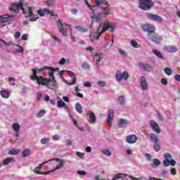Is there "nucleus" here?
<instances>
[{"mask_svg": "<svg viewBox=\"0 0 180 180\" xmlns=\"http://www.w3.org/2000/svg\"><path fill=\"white\" fill-rule=\"evenodd\" d=\"M64 164H65V162L60 158L51 159L37 167L34 169V172L38 174V175H49V174H51L57 169H61L64 167Z\"/></svg>", "mask_w": 180, "mask_h": 180, "instance_id": "obj_1", "label": "nucleus"}, {"mask_svg": "<svg viewBox=\"0 0 180 180\" xmlns=\"http://www.w3.org/2000/svg\"><path fill=\"white\" fill-rule=\"evenodd\" d=\"M9 11H13L14 13H19V10L21 9L25 15V18H30V22H36L39 17H36L33 13V8L31 7H27V8H23V4L22 3L18 4H12L11 6L9 7Z\"/></svg>", "mask_w": 180, "mask_h": 180, "instance_id": "obj_2", "label": "nucleus"}, {"mask_svg": "<svg viewBox=\"0 0 180 180\" xmlns=\"http://www.w3.org/2000/svg\"><path fill=\"white\" fill-rule=\"evenodd\" d=\"M44 71V68L34 69L32 68V75L30 76V79L32 81H37L38 85H42L46 86L49 84V78H46L43 76H38L39 72Z\"/></svg>", "mask_w": 180, "mask_h": 180, "instance_id": "obj_3", "label": "nucleus"}, {"mask_svg": "<svg viewBox=\"0 0 180 180\" xmlns=\"http://www.w3.org/2000/svg\"><path fill=\"white\" fill-rule=\"evenodd\" d=\"M102 9L101 13H98L96 16L93 17L96 22L98 23H101L103 20V18H106V16H109V15H112V7H110V4L108 1L104 3L103 7H99Z\"/></svg>", "mask_w": 180, "mask_h": 180, "instance_id": "obj_4", "label": "nucleus"}, {"mask_svg": "<svg viewBox=\"0 0 180 180\" xmlns=\"http://www.w3.org/2000/svg\"><path fill=\"white\" fill-rule=\"evenodd\" d=\"M110 29V32H113L115 30V25L110 23V22H107L104 25L103 30L99 32L100 29H98V31L93 32L90 34V39L91 41H95V40H98L99 39V36L102 34V33H105V30H109Z\"/></svg>", "mask_w": 180, "mask_h": 180, "instance_id": "obj_5", "label": "nucleus"}, {"mask_svg": "<svg viewBox=\"0 0 180 180\" xmlns=\"http://www.w3.org/2000/svg\"><path fill=\"white\" fill-rule=\"evenodd\" d=\"M139 8L142 11H150L154 7L153 0H139Z\"/></svg>", "mask_w": 180, "mask_h": 180, "instance_id": "obj_6", "label": "nucleus"}, {"mask_svg": "<svg viewBox=\"0 0 180 180\" xmlns=\"http://www.w3.org/2000/svg\"><path fill=\"white\" fill-rule=\"evenodd\" d=\"M108 2L106 0H94V5H91L88 1H86V5L88 6L89 9L93 11V13H95L96 9L97 8H103L105 3Z\"/></svg>", "mask_w": 180, "mask_h": 180, "instance_id": "obj_7", "label": "nucleus"}, {"mask_svg": "<svg viewBox=\"0 0 180 180\" xmlns=\"http://www.w3.org/2000/svg\"><path fill=\"white\" fill-rule=\"evenodd\" d=\"M147 37L148 40L153 41V43H155V44H161V42L162 41V38H161L158 34H156L155 32L148 33Z\"/></svg>", "mask_w": 180, "mask_h": 180, "instance_id": "obj_8", "label": "nucleus"}, {"mask_svg": "<svg viewBox=\"0 0 180 180\" xmlns=\"http://www.w3.org/2000/svg\"><path fill=\"white\" fill-rule=\"evenodd\" d=\"M129 77H130V75H129V72H127V71H124L122 73L120 70H117L115 73V77L117 81H118V82H120L122 79H124L125 81H127V79H129Z\"/></svg>", "mask_w": 180, "mask_h": 180, "instance_id": "obj_9", "label": "nucleus"}, {"mask_svg": "<svg viewBox=\"0 0 180 180\" xmlns=\"http://www.w3.org/2000/svg\"><path fill=\"white\" fill-rule=\"evenodd\" d=\"M48 78V84L46 85V88H49V89H51L52 91H54L58 88V83H57V80H56V77H49Z\"/></svg>", "mask_w": 180, "mask_h": 180, "instance_id": "obj_10", "label": "nucleus"}, {"mask_svg": "<svg viewBox=\"0 0 180 180\" xmlns=\"http://www.w3.org/2000/svg\"><path fill=\"white\" fill-rule=\"evenodd\" d=\"M57 25L59 28L60 33H62L63 36L67 37V28L64 27V26L70 27V25L69 24H63V21L61 20H58Z\"/></svg>", "mask_w": 180, "mask_h": 180, "instance_id": "obj_11", "label": "nucleus"}, {"mask_svg": "<svg viewBox=\"0 0 180 180\" xmlns=\"http://www.w3.org/2000/svg\"><path fill=\"white\" fill-rule=\"evenodd\" d=\"M141 29L143 32L148 33H154L155 32V27L151 24H143L141 26Z\"/></svg>", "mask_w": 180, "mask_h": 180, "instance_id": "obj_12", "label": "nucleus"}, {"mask_svg": "<svg viewBox=\"0 0 180 180\" xmlns=\"http://www.w3.org/2000/svg\"><path fill=\"white\" fill-rule=\"evenodd\" d=\"M15 18V15H4L0 16V25H2V23H8V22H11V20H13Z\"/></svg>", "mask_w": 180, "mask_h": 180, "instance_id": "obj_13", "label": "nucleus"}, {"mask_svg": "<svg viewBox=\"0 0 180 180\" xmlns=\"http://www.w3.org/2000/svg\"><path fill=\"white\" fill-rule=\"evenodd\" d=\"M146 16L149 20H153V22H162V19L157 14L148 13Z\"/></svg>", "mask_w": 180, "mask_h": 180, "instance_id": "obj_14", "label": "nucleus"}, {"mask_svg": "<svg viewBox=\"0 0 180 180\" xmlns=\"http://www.w3.org/2000/svg\"><path fill=\"white\" fill-rule=\"evenodd\" d=\"M150 125L151 129H153V130L154 131H155V133L160 134L161 133V129H160V125H158V123H157V122L151 120L150 121Z\"/></svg>", "mask_w": 180, "mask_h": 180, "instance_id": "obj_15", "label": "nucleus"}, {"mask_svg": "<svg viewBox=\"0 0 180 180\" xmlns=\"http://www.w3.org/2000/svg\"><path fill=\"white\" fill-rule=\"evenodd\" d=\"M42 68H44V70H49L48 75H49V77H50L51 78H53V79H54V77H56L54 76V72H56V71H58V70H60L59 68H53L49 67V66H46Z\"/></svg>", "mask_w": 180, "mask_h": 180, "instance_id": "obj_16", "label": "nucleus"}, {"mask_svg": "<svg viewBox=\"0 0 180 180\" xmlns=\"http://www.w3.org/2000/svg\"><path fill=\"white\" fill-rule=\"evenodd\" d=\"M139 67L141 68L143 71H146L147 72H151L153 71V66L148 63H139Z\"/></svg>", "mask_w": 180, "mask_h": 180, "instance_id": "obj_17", "label": "nucleus"}, {"mask_svg": "<svg viewBox=\"0 0 180 180\" xmlns=\"http://www.w3.org/2000/svg\"><path fill=\"white\" fill-rule=\"evenodd\" d=\"M140 85L142 91H147L148 89V84H147V81H146V77H141Z\"/></svg>", "mask_w": 180, "mask_h": 180, "instance_id": "obj_18", "label": "nucleus"}, {"mask_svg": "<svg viewBox=\"0 0 180 180\" xmlns=\"http://www.w3.org/2000/svg\"><path fill=\"white\" fill-rule=\"evenodd\" d=\"M126 141L128 144H134L137 141V136L136 135H129L126 138Z\"/></svg>", "mask_w": 180, "mask_h": 180, "instance_id": "obj_19", "label": "nucleus"}, {"mask_svg": "<svg viewBox=\"0 0 180 180\" xmlns=\"http://www.w3.org/2000/svg\"><path fill=\"white\" fill-rule=\"evenodd\" d=\"M164 50L165 51H167V53H176L178 51L176 46L172 45L165 46Z\"/></svg>", "mask_w": 180, "mask_h": 180, "instance_id": "obj_20", "label": "nucleus"}, {"mask_svg": "<svg viewBox=\"0 0 180 180\" xmlns=\"http://www.w3.org/2000/svg\"><path fill=\"white\" fill-rule=\"evenodd\" d=\"M165 160H164V165H165V167H168L169 165V162L171 161V160H172V155L167 153L165 154Z\"/></svg>", "mask_w": 180, "mask_h": 180, "instance_id": "obj_21", "label": "nucleus"}, {"mask_svg": "<svg viewBox=\"0 0 180 180\" xmlns=\"http://www.w3.org/2000/svg\"><path fill=\"white\" fill-rule=\"evenodd\" d=\"M115 116V111L113 110H110L108 112V123L110 126H112V122H113V117Z\"/></svg>", "mask_w": 180, "mask_h": 180, "instance_id": "obj_22", "label": "nucleus"}, {"mask_svg": "<svg viewBox=\"0 0 180 180\" xmlns=\"http://www.w3.org/2000/svg\"><path fill=\"white\" fill-rule=\"evenodd\" d=\"M129 124V121L125 119H121L117 124V126L120 129H123V127H126Z\"/></svg>", "mask_w": 180, "mask_h": 180, "instance_id": "obj_23", "label": "nucleus"}, {"mask_svg": "<svg viewBox=\"0 0 180 180\" xmlns=\"http://www.w3.org/2000/svg\"><path fill=\"white\" fill-rule=\"evenodd\" d=\"M126 176H127V174H126L117 173L114 175L112 180H117V179H120L122 178H126Z\"/></svg>", "mask_w": 180, "mask_h": 180, "instance_id": "obj_24", "label": "nucleus"}, {"mask_svg": "<svg viewBox=\"0 0 180 180\" xmlns=\"http://www.w3.org/2000/svg\"><path fill=\"white\" fill-rule=\"evenodd\" d=\"M0 94L2 98H4V99H8V98L11 96V93L8 90H1Z\"/></svg>", "mask_w": 180, "mask_h": 180, "instance_id": "obj_25", "label": "nucleus"}, {"mask_svg": "<svg viewBox=\"0 0 180 180\" xmlns=\"http://www.w3.org/2000/svg\"><path fill=\"white\" fill-rule=\"evenodd\" d=\"M150 139L153 143H160V139L155 134H150Z\"/></svg>", "mask_w": 180, "mask_h": 180, "instance_id": "obj_26", "label": "nucleus"}, {"mask_svg": "<svg viewBox=\"0 0 180 180\" xmlns=\"http://www.w3.org/2000/svg\"><path fill=\"white\" fill-rule=\"evenodd\" d=\"M13 130H14L15 133H19V131L20 130V125L19 123L15 122L13 124Z\"/></svg>", "mask_w": 180, "mask_h": 180, "instance_id": "obj_27", "label": "nucleus"}, {"mask_svg": "<svg viewBox=\"0 0 180 180\" xmlns=\"http://www.w3.org/2000/svg\"><path fill=\"white\" fill-rule=\"evenodd\" d=\"M76 29L79 30V32H82V33H86V32H88V29L80 25H77Z\"/></svg>", "mask_w": 180, "mask_h": 180, "instance_id": "obj_28", "label": "nucleus"}, {"mask_svg": "<svg viewBox=\"0 0 180 180\" xmlns=\"http://www.w3.org/2000/svg\"><path fill=\"white\" fill-rule=\"evenodd\" d=\"M75 109L77 113H82V105L79 103H77L75 105Z\"/></svg>", "mask_w": 180, "mask_h": 180, "instance_id": "obj_29", "label": "nucleus"}, {"mask_svg": "<svg viewBox=\"0 0 180 180\" xmlns=\"http://www.w3.org/2000/svg\"><path fill=\"white\" fill-rule=\"evenodd\" d=\"M12 161H13V158H7L3 160V165H8Z\"/></svg>", "mask_w": 180, "mask_h": 180, "instance_id": "obj_30", "label": "nucleus"}, {"mask_svg": "<svg viewBox=\"0 0 180 180\" xmlns=\"http://www.w3.org/2000/svg\"><path fill=\"white\" fill-rule=\"evenodd\" d=\"M10 155H18L19 154V150L18 149H11L8 151Z\"/></svg>", "mask_w": 180, "mask_h": 180, "instance_id": "obj_31", "label": "nucleus"}, {"mask_svg": "<svg viewBox=\"0 0 180 180\" xmlns=\"http://www.w3.org/2000/svg\"><path fill=\"white\" fill-rule=\"evenodd\" d=\"M153 148L155 151H160V150H161V144L160 143V142L155 143L153 146Z\"/></svg>", "mask_w": 180, "mask_h": 180, "instance_id": "obj_32", "label": "nucleus"}, {"mask_svg": "<svg viewBox=\"0 0 180 180\" xmlns=\"http://www.w3.org/2000/svg\"><path fill=\"white\" fill-rule=\"evenodd\" d=\"M161 164L160 160L158 159H153V165H152L153 168H155V167H158Z\"/></svg>", "mask_w": 180, "mask_h": 180, "instance_id": "obj_33", "label": "nucleus"}, {"mask_svg": "<svg viewBox=\"0 0 180 180\" xmlns=\"http://www.w3.org/2000/svg\"><path fill=\"white\" fill-rule=\"evenodd\" d=\"M153 53L154 54H155V56L158 58H163L164 57L162 56V53H161V52H160L158 50H153Z\"/></svg>", "mask_w": 180, "mask_h": 180, "instance_id": "obj_34", "label": "nucleus"}, {"mask_svg": "<svg viewBox=\"0 0 180 180\" xmlns=\"http://www.w3.org/2000/svg\"><path fill=\"white\" fill-rule=\"evenodd\" d=\"M22 157H29V155H30V150L29 149H25L22 151Z\"/></svg>", "mask_w": 180, "mask_h": 180, "instance_id": "obj_35", "label": "nucleus"}, {"mask_svg": "<svg viewBox=\"0 0 180 180\" xmlns=\"http://www.w3.org/2000/svg\"><path fill=\"white\" fill-rule=\"evenodd\" d=\"M89 117L90 120L93 122V123H95L96 122V115H95V113L91 112Z\"/></svg>", "mask_w": 180, "mask_h": 180, "instance_id": "obj_36", "label": "nucleus"}, {"mask_svg": "<svg viewBox=\"0 0 180 180\" xmlns=\"http://www.w3.org/2000/svg\"><path fill=\"white\" fill-rule=\"evenodd\" d=\"M46 115V110H41L37 114V117H43Z\"/></svg>", "mask_w": 180, "mask_h": 180, "instance_id": "obj_37", "label": "nucleus"}, {"mask_svg": "<svg viewBox=\"0 0 180 180\" xmlns=\"http://www.w3.org/2000/svg\"><path fill=\"white\" fill-rule=\"evenodd\" d=\"M95 56H96V57L94 58V60H96V64H98L101 61V54L96 53H95Z\"/></svg>", "mask_w": 180, "mask_h": 180, "instance_id": "obj_38", "label": "nucleus"}, {"mask_svg": "<svg viewBox=\"0 0 180 180\" xmlns=\"http://www.w3.org/2000/svg\"><path fill=\"white\" fill-rule=\"evenodd\" d=\"M165 72L167 75H172V70L169 68H165Z\"/></svg>", "mask_w": 180, "mask_h": 180, "instance_id": "obj_39", "label": "nucleus"}, {"mask_svg": "<svg viewBox=\"0 0 180 180\" xmlns=\"http://www.w3.org/2000/svg\"><path fill=\"white\" fill-rule=\"evenodd\" d=\"M64 106H65V103L63 100L58 101V108H63Z\"/></svg>", "mask_w": 180, "mask_h": 180, "instance_id": "obj_40", "label": "nucleus"}, {"mask_svg": "<svg viewBox=\"0 0 180 180\" xmlns=\"http://www.w3.org/2000/svg\"><path fill=\"white\" fill-rule=\"evenodd\" d=\"M50 141L49 138H43L41 139V144H47Z\"/></svg>", "mask_w": 180, "mask_h": 180, "instance_id": "obj_41", "label": "nucleus"}, {"mask_svg": "<svg viewBox=\"0 0 180 180\" xmlns=\"http://www.w3.org/2000/svg\"><path fill=\"white\" fill-rule=\"evenodd\" d=\"M103 154H104V155H107L108 157H110L112 155V153L109 150H104L103 151Z\"/></svg>", "mask_w": 180, "mask_h": 180, "instance_id": "obj_42", "label": "nucleus"}, {"mask_svg": "<svg viewBox=\"0 0 180 180\" xmlns=\"http://www.w3.org/2000/svg\"><path fill=\"white\" fill-rule=\"evenodd\" d=\"M44 12H46V13H48V15H50L51 16H54V11H51L47 8H44Z\"/></svg>", "mask_w": 180, "mask_h": 180, "instance_id": "obj_43", "label": "nucleus"}, {"mask_svg": "<svg viewBox=\"0 0 180 180\" xmlns=\"http://www.w3.org/2000/svg\"><path fill=\"white\" fill-rule=\"evenodd\" d=\"M118 101L120 102V103L121 105H124L125 101H124V96H120L119 98H118Z\"/></svg>", "mask_w": 180, "mask_h": 180, "instance_id": "obj_44", "label": "nucleus"}, {"mask_svg": "<svg viewBox=\"0 0 180 180\" xmlns=\"http://www.w3.org/2000/svg\"><path fill=\"white\" fill-rule=\"evenodd\" d=\"M82 68L84 70H88L89 68V65H88V63H86V62L83 63L82 65Z\"/></svg>", "mask_w": 180, "mask_h": 180, "instance_id": "obj_45", "label": "nucleus"}, {"mask_svg": "<svg viewBox=\"0 0 180 180\" xmlns=\"http://www.w3.org/2000/svg\"><path fill=\"white\" fill-rule=\"evenodd\" d=\"M37 13H38V15H39V16H44V15H46V11H44H44L38 10Z\"/></svg>", "mask_w": 180, "mask_h": 180, "instance_id": "obj_46", "label": "nucleus"}, {"mask_svg": "<svg viewBox=\"0 0 180 180\" xmlns=\"http://www.w3.org/2000/svg\"><path fill=\"white\" fill-rule=\"evenodd\" d=\"M131 45L132 46V47H134L135 49H137V46H139V44H137V41H136L134 40H131Z\"/></svg>", "mask_w": 180, "mask_h": 180, "instance_id": "obj_47", "label": "nucleus"}, {"mask_svg": "<svg viewBox=\"0 0 180 180\" xmlns=\"http://www.w3.org/2000/svg\"><path fill=\"white\" fill-rule=\"evenodd\" d=\"M78 175H82L83 176H85L86 175V172L83 171V170H78L77 172Z\"/></svg>", "mask_w": 180, "mask_h": 180, "instance_id": "obj_48", "label": "nucleus"}, {"mask_svg": "<svg viewBox=\"0 0 180 180\" xmlns=\"http://www.w3.org/2000/svg\"><path fill=\"white\" fill-rule=\"evenodd\" d=\"M119 53L120 54H121V56H124V57H126L127 56V53L123 49H120Z\"/></svg>", "mask_w": 180, "mask_h": 180, "instance_id": "obj_49", "label": "nucleus"}, {"mask_svg": "<svg viewBox=\"0 0 180 180\" xmlns=\"http://www.w3.org/2000/svg\"><path fill=\"white\" fill-rule=\"evenodd\" d=\"M77 83V77H74L71 82L68 83V85H75Z\"/></svg>", "mask_w": 180, "mask_h": 180, "instance_id": "obj_50", "label": "nucleus"}, {"mask_svg": "<svg viewBox=\"0 0 180 180\" xmlns=\"http://www.w3.org/2000/svg\"><path fill=\"white\" fill-rule=\"evenodd\" d=\"M161 82L163 85H167L168 84V80H167V79H165V78H162L161 79Z\"/></svg>", "mask_w": 180, "mask_h": 180, "instance_id": "obj_51", "label": "nucleus"}, {"mask_svg": "<svg viewBox=\"0 0 180 180\" xmlns=\"http://www.w3.org/2000/svg\"><path fill=\"white\" fill-rule=\"evenodd\" d=\"M58 64L60 65H64V64H65V58H62L61 60L58 62Z\"/></svg>", "mask_w": 180, "mask_h": 180, "instance_id": "obj_52", "label": "nucleus"}, {"mask_svg": "<svg viewBox=\"0 0 180 180\" xmlns=\"http://www.w3.org/2000/svg\"><path fill=\"white\" fill-rule=\"evenodd\" d=\"M84 86H86V88H89L92 86V84H91V82H86L84 84Z\"/></svg>", "mask_w": 180, "mask_h": 180, "instance_id": "obj_53", "label": "nucleus"}, {"mask_svg": "<svg viewBox=\"0 0 180 180\" xmlns=\"http://www.w3.org/2000/svg\"><path fill=\"white\" fill-rule=\"evenodd\" d=\"M28 37H29V34H22L21 39H22V40H27Z\"/></svg>", "mask_w": 180, "mask_h": 180, "instance_id": "obj_54", "label": "nucleus"}, {"mask_svg": "<svg viewBox=\"0 0 180 180\" xmlns=\"http://www.w3.org/2000/svg\"><path fill=\"white\" fill-rule=\"evenodd\" d=\"M52 139L54 141H58L60 140V136L54 135Z\"/></svg>", "mask_w": 180, "mask_h": 180, "instance_id": "obj_55", "label": "nucleus"}, {"mask_svg": "<svg viewBox=\"0 0 180 180\" xmlns=\"http://www.w3.org/2000/svg\"><path fill=\"white\" fill-rule=\"evenodd\" d=\"M170 172L172 175H176V169L175 168H172L170 169Z\"/></svg>", "mask_w": 180, "mask_h": 180, "instance_id": "obj_56", "label": "nucleus"}, {"mask_svg": "<svg viewBox=\"0 0 180 180\" xmlns=\"http://www.w3.org/2000/svg\"><path fill=\"white\" fill-rule=\"evenodd\" d=\"M64 70H62V71H60L59 72V76H60V78L61 79H64Z\"/></svg>", "mask_w": 180, "mask_h": 180, "instance_id": "obj_57", "label": "nucleus"}, {"mask_svg": "<svg viewBox=\"0 0 180 180\" xmlns=\"http://www.w3.org/2000/svg\"><path fill=\"white\" fill-rule=\"evenodd\" d=\"M42 96L43 95L41 94V93H38L37 97V101H41Z\"/></svg>", "mask_w": 180, "mask_h": 180, "instance_id": "obj_58", "label": "nucleus"}, {"mask_svg": "<svg viewBox=\"0 0 180 180\" xmlns=\"http://www.w3.org/2000/svg\"><path fill=\"white\" fill-rule=\"evenodd\" d=\"M76 155H77V157H79V158H84V154H82V153H81V152H77Z\"/></svg>", "mask_w": 180, "mask_h": 180, "instance_id": "obj_59", "label": "nucleus"}, {"mask_svg": "<svg viewBox=\"0 0 180 180\" xmlns=\"http://www.w3.org/2000/svg\"><path fill=\"white\" fill-rule=\"evenodd\" d=\"M19 37H20V32H16L15 34V38L18 39Z\"/></svg>", "mask_w": 180, "mask_h": 180, "instance_id": "obj_60", "label": "nucleus"}, {"mask_svg": "<svg viewBox=\"0 0 180 180\" xmlns=\"http://www.w3.org/2000/svg\"><path fill=\"white\" fill-rule=\"evenodd\" d=\"M169 164H171L172 167H174L175 165V164H176V162H175L174 160H170L169 161Z\"/></svg>", "mask_w": 180, "mask_h": 180, "instance_id": "obj_61", "label": "nucleus"}, {"mask_svg": "<svg viewBox=\"0 0 180 180\" xmlns=\"http://www.w3.org/2000/svg\"><path fill=\"white\" fill-rule=\"evenodd\" d=\"M98 84L99 86H105V82L103 81H98Z\"/></svg>", "mask_w": 180, "mask_h": 180, "instance_id": "obj_62", "label": "nucleus"}, {"mask_svg": "<svg viewBox=\"0 0 180 180\" xmlns=\"http://www.w3.org/2000/svg\"><path fill=\"white\" fill-rule=\"evenodd\" d=\"M66 146H72V141H71L70 139H68L66 141Z\"/></svg>", "mask_w": 180, "mask_h": 180, "instance_id": "obj_63", "label": "nucleus"}, {"mask_svg": "<svg viewBox=\"0 0 180 180\" xmlns=\"http://www.w3.org/2000/svg\"><path fill=\"white\" fill-rule=\"evenodd\" d=\"M174 78H175L176 81H179L180 80V75H176L174 76Z\"/></svg>", "mask_w": 180, "mask_h": 180, "instance_id": "obj_64", "label": "nucleus"}]
</instances>
